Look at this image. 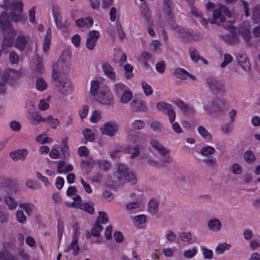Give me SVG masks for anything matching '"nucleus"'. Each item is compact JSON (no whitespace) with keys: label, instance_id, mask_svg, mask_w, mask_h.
I'll use <instances>...</instances> for the list:
<instances>
[{"label":"nucleus","instance_id":"e2e57ef3","mask_svg":"<svg viewBox=\"0 0 260 260\" xmlns=\"http://www.w3.org/2000/svg\"><path fill=\"white\" fill-rule=\"evenodd\" d=\"M244 158L246 162L250 163L255 159V156L251 151H247L244 153Z\"/></svg>","mask_w":260,"mask_h":260},{"label":"nucleus","instance_id":"cd10ccee","mask_svg":"<svg viewBox=\"0 0 260 260\" xmlns=\"http://www.w3.org/2000/svg\"><path fill=\"white\" fill-rule=\"evenodd\" d=\"M165 6L164 8V12L166 15H167V18L168 20H172V18L174 17V15L172 13V6L170 0H165Z\"/></svg>","mask_w":260,"mask_h":260},{"label":"nucleus","instance_id":"f704fd0d","mask_svg":"<svg viewBox=\"0 0 260 260\" xmlns=\"http://www.w3.org/2000/svg\"><path fill=\"white\" fill-rule=\"evenodd\" d=\"M173 106L172 105L165 103L164 102H160L156 104V108L158 110L163 113H167Z\"/></svg>","mask_w":260,"mask_h":260},{"label":"nucleus","instance_id":"f8f14e48","mask_svg":"<svg viewBox=\"0 0 260 260\" xmlns=\"http://www.w3.org/2000/svg\"><path fill=\"white\" fill-rule=\"evenodd\" d=\"M4 37L2 41V49L6 50L13 44V38L15 36L14 30L10 31H4Z\"/></svg>","mask_w":260,"mask_h":260},{"label":"nucleus","instance_id":"0e129e2a","mask_svg":"<svg viewBox=\"0 0 260 260\" xmlns=\"http://www.w3.org/2000/svg\"><path fill=\"white\" fill-rule=\"evenodd\" d=\"M179 236L182 241L189 242L191 239V234L189 232H181Z\"/></svg>","mask_w":260,"mask_h":260},{"label":"nucleus","instance_id":"b1692460","mask_svg":"<svg viewBox=\"0 0 260 260\" xmlns=\"http://www.w3.org/2000/svg\"><path fill=\"white\" fill-rule=\"evenodd\" d=\"M28 118L30 122L34 125H37L40 122H45L46 121V118H43L38 112L29 113Z\"/></svg>","mask_w":260,"mask_h":260},{"label":"nucleus","instance_id":"a211bd4d","mask_svg":"<svg viewBox=\"0 0 260 260\" xmlns=\"http://www.w3.org/2000/svg\"><path fill=\"white\" fill-rule=\"evenodd\" d=\"M28 154V151L26 149H19L10 153V157L14 160L20 159L24 160Z\"/></svg>","mask_w":260,"mask_h":260},{"label":"nucleus","instance_id":"9d476101","mask_svg":"<svg viewBox=\"0 0 260 260\" xmlns=\"http://www.w3.org/2000/svg\"><path fill=\"white\" fill-rule=\"evenodd\" d=\"M142 159L146 161V162L151 166L154 168H159L161 165L165 164L161 160H156L153 158V156L149 153H142L141 154Z\"/></svg>","mask_w":260,"mask_h":260},{"label":"nucleus","instance_id":"aec40b11","mask_svg":"<svg viewBox=\"0 0 260 260\" xmlns=\"http://www.w3.org/2000/svg\"><path fill=\"white\" fill-rule=\"evenodd\" d=\"M158 200L154 198H152L148 202V211L153 216L155 215L158 211Z\"/></svg>","mask_w":260,"mask_h":260},{"label":"nucleus","instance_id":"4c0bfd02","mask_svg":"<svg viewBox=\"0 0 260 260\" xmlns=\"http://www.w3.org/2000/svg\"><path fill=\"white\" fill-rule=\"evenodd\" d=\"M124 70V77L127 79H130L134 76L133 73V67L129 63H126L123 66Z\"/></svg>","mask_w":260,"mask_h":260},{"label":"nucleus","instance_id":"13d9d810","mask_svg":"<svg viewBox=\"0 0 260 260\" xmlns=\"http://www.w3.org/2000/svg\"><path fill=\"white\" fill-rule=\"evenodd\" d=\"M204 257L206 259H211L213 257V253L212 250L207 248L205 247L202 248Z\"/></svg>","mask_w":260,"mask_h":260},{"label":"nucleus","instance_id":"ddd939ff","mask_svg":"<svg viewBox=\"0 0 260 260\" xmlns=\"http://www.w3.org/2000/svg\"><path fill=\"white\" fill-rule=\"evenodd\" d=\"M57 66L58 68L56 70L55 69H53V74L57 75L56 74L58 73H66L69 71L70 68V63L69 60L66 61L63 58L59 59L57 62Z\"/></svg>","mask_w":260,"mask_h":260},{"label":"nucleus","instance_id":"6e6d98bb","mask_svg":"<svg viewBox=\"0 0 260 260\" xmlns=\"http://www.w3.org/2000/svg\"><path fill=\"white\" fill-rule=\"evenodd\" d=\"M46 120L49 121L52 128L55 129L59 125L60 121L57 118H54L52 115L48 116L46 118Z\"/></svg>","mask_w":260,"mask_h":260},{"label":"nucleus","instance_id":"c756f323","mask_svg":"<svg viewBox=\"0 0 260 260\" xmlns=\"http://www.w3.org/2000/svg\"><path fill=\"white\" fill-rule=\"evenodd\" d=\"M93 21L89 17L85 18H81L76 21V24L78 27H89L93 24Z\"/></svg>","mask_w":260,"mask_h":260},{"label":"nucleus","instance_id":"58836bf2","mask_svg":"<svg viewBox=\"0 0 260 260\" xmlns=\"http://www.w3.org/2000/svg\"><path fill=\"white\" fill-rule=\"evenodd\" d=\"M173 74L178 78L185 79L187 76L188 72L183 69L178 68L175 70Z\"/></svg>","mask_w":260,"mask_h":260},{"label":"nucleus","instance_id":"f03ea898","mask_svg":"<svg viewBox=\"0 0 260 260\" xmlns=\"http://www.w3.org/2000/svg\"><path fill=\"white\" fill-rule=\"evenodd\" d=\"M204 109L210 114H221L225 111L224 103L223 100L215 98L211 101L205 103Z\"/></svg>","mask_w":260,"mask_h":260},{"label":"nucleus","instance_id":"3c124183","mask_svg":"<svg viewBox=\"0 0 260 260\" xmlns=\"http://www.w3.org/2000/svg\"><path fill=\"white\" fill-rule=\"evenodd\" d=\"M133 128L137 130L142 129L145 126V122L142 120H135L132 123Z\"/></svg>","mask_w":260,"mask_h":260},{"label":"nucleus","instance_id":"774afa93","mask_svg":"<svg viewBox=\"0 0 260 260\" xmlns=\"http://www.w3.org/2000/svg\"><path fill=\"white\" fill-rule=\"evenodd\" d=\"M252 18L254 21L260 18V6H255L253 9Z\"/></svg>","mask_w":260,"mask_h":260},{"label":"nucleus","instance_id":"6e6552de","mask_svg":"<svg viewBox=\"0 0 260 260\" xmlns=\"http://www.w3.org/2000/svg\"><path fill=\"white\" fill-rule=\"evenodd\" d=\"M17 73L13 69H8L0 75V86H4L7 82L12 80L17 76Z\"/></svg>","mask_w":260,"mask_h":260},{"label":"nucleus","instance_id":"0eeeda50","mask_svg":"<svg viewBox=\"0 0 260 260\" xmlns=\"http://www.w3.org/2000/svg\"><path fill=\"white\" fill-rule=\"evenodd\" d=\"M118 127L116 123L110 121L105 123L101 128V131L103 135L113 136L118 132Z\"/></svg>","mask_w":260,"mask_h":260},{"label":"nucleus","instance_id":"a19ab883","mask_svg":"<svg viewBox=\"0 0 260 260\" xmlns=\"http://www.w3.org/2000/svg\"><path fill=\"white\" fill-rule=\"evenodd\" d=\"M96 164L99 166L101 169L105 171H108L111 167L110 162L106 160H96Z\"/></svg>","mask_w":260,"mask_h":260},{"label":"nucleus","instance_id":"e433bc0d","mask_svg":"<svg viewBox=\"0 0 260 260\" xmlns=\"http://www.w3.org/2000/svg\"><path fill=\"white\" fill-rule=\"evenodd\" d=\"M198 132L201 136L205 139L210 140L212 139V135L203 126H199L198 128Z\"/></svg>","mask_w":260,"mask_h":260},{"label":"nucleus","instance_id":"c9c22d12","mask_svg":"<svg viewBox=\"0 0 260 260\" xmlns=\"http://www.w3.org/2000/svg\"><path fill=\"white\" fill-rule=\"evenodd\" d=\"M0 260H17V259L9 251L3 250L0 252Z\"/></svg>","mask_w":260,"mask_h":260},{"label":"nucleus","instance_id":"473e14b6","mask_svg":"<svg viewBox=\"0 0 260 260\" xmlns=\"http://www.w3.org/2000/svg\"><path fill=\"white\" fill-rule=\"evenodd\" d=\"M36 86L38 90L43 91L47 89V84L44 79L39 77L36 80Z\"/></svg>","mask_w":260,"mask_h":260},{"label":"nucleus","instance_id":"423d86ee","mask_svg":"<svg viewBox=\"0 0 260 260\" xmlns=\"http://www.w3.org/2000/svg\"><path fill=\"white\" fill-rule=\"evenodd\" d=\"M96 100L103 104L111 105L113 102V95L108 88H105L100 90Z\"/></svg>","mask_w":260,"mask_h":260},{"label":"nucleus","instance_id":"09e8293b","mask_svg":"<svg viewBox=\"0 0 260 260\" xmlns=\"http://www.w3.org/2000/svg\"><path fill=\"white\" fill-rule=\"evenodd\" d=\"M189 53L191 59L194 62H197L200 58L198 51L194 48L189 49Z\"/></svg>","mask_w":260,"mask_h":260},{"label":"nucleus","instance_id":"f3484780","mask_svg":"<svg viewBox=\"0 0 260 260\" xmlns=\"http://www.w3.org/2000/svg\"><path fill=\"white\" fill-rule=\"evenodd\" d=\"M174 103L179 107L181 111L187 115H191L194 113V109L192 106L185 104L180 100L174 101Z\"/></svg>","mask_w":260,"mask_h":260},{"label":"nucleus","instance_id":"ea45409f","mask_svg":"<svg viewBox=\"0 0 260 260\" xmlns=\"http://www.w3.org/2000/svg\"><path fill=\"white\" fill-rule=\"evenodd\" d=\"M132 96L133 94L132 92L128 90L127 89V90H126L125 91L121 93L120 101L121 103L123 104L127 103L132 99Z\"/></svg>","mask_w":260,"mask_h":260},{"label":"nucleus","instance_id":"c85d7f7f","mask_svg":"<svg viewBox=\"0 0 260 260\" xmlns=\"http://www.w3.org/2000/svg\"><path fill=\"white\" fill-rule=\"evenodd\" d=\"M10 9L13 11L22 12L23 4L20 0H12L9 4Z\"/></svg>","mask_w":260,"mask_h":260},{"label":"nucleus","instance_id":"79ce46f5","mask_svg":"<svg viewBox=\"0 0 260 260\" xmlns=\"http://www.w3.org/2000/svg\"><path fill=\"white\" fill-rule=\"evenodd\" d=\"M215 152V149L214 147L208 146L202 148L200 150V153L205 156H207L214 154Z\"/></svg>","mask_w":260,"mask_h":260},{"label":"nucleus","instance_id":"052dcab7","mask_svg":"<svg viewBox=\"0 0 260 260\" xmlns=\"http://www.w3.org/2000/svg\"><path fill=\"white\" fill-rule=\"evenodd\" d=\"M197 253V250L196 248L191 249H188L183 252V255L185 257L190 258L193 257Z\"/></svg>","mask_w":260,"mask_h":260},{"label":"nucleus","instance_id":"4468645a","mask_svg":"<svg viewBox=\"0 0 260 260\" xmlns=\"http://www.w3.org/2000/svg\"><path fill=\"white\" fill-rule=\"evenodd\" d=\"M29 41V37L19 35L16 38L14 46L19 50L23 51L25 49Z\"/></svg>","mask_w":260,"mask_h":260},{"label":"nucleus","instance_id":"2eb2a0df","mask_svg":"<svg viewBox=\"0 0 260 260\" xmlns=\"http://www.w3.org/2000/svg\"><path fill=\"white\" fill-rule=\"evenodd\" d=\"M102 67L105 75L108 78L112 80H115L117 79L118 76L110 63L108 62L104 63Z\"/></svg>","mask_w":260,"mask_h":260},{"label":"nucleus","instance_id":"680f3d73","mask_svg":"<svg viewBox=\"0 0 260 260\" xmlns=\"http://www.w3.org/2000/svg\"><path fill=\"white\" fill-rule=\"evenodd\" d=\"M142 87L146 95L148 96L152 94L153 90L151 87L146 82H143L142 83Z\"/></svg>","mask_w":260,"mask_h":260},{"label":"nucleus","instance_id":"338daca9","mask_svg":"<svg viewBox=\"0 0 260 260\" xmlns=\"http://www.w3.org/2000/svg\"><path fill=\"white\" fill-rule=\"evenodd\" d=\"M101 112H100L99 111H94L92 114L91 117H90V121L92 122H94V123L97 122L101 118Z\"/></svg>","mask_w":260,"mask_h":260},{"label":"nucleus","instance_id":"5fc2aeb1","mask_svg":"<svg viewBox=\"0 0 260 260\" xmlns=\"http://www.w3.org/2000/svg\"><path fill=\"white\" fill-rule=\"evenodd\" d=\"M11 17L14 22H24L25 20L24 15L21 13L16 14L15 12H12Z\"/></svg>","mask_w":260,"mask_h":260},{"label":"nucleus","instance_id":"6ab92c4d","mask_svg":"<svg viewBox=\"0 0 260 260\" xmlns=\"http://www.w3.org/2000/svg\"><path fill=\"white\" fill-rule=\"evenodd\" d=\"M173 17H174V16ZM166 20L170 26V28L173 30H176V32L178 34L180 37L184 38L186 37L187 32H186L184 28H183L181 26H178L177 25V24L174 20V18H172V21H171L170 19L168 20L167 18Z\"/></svg>","mask_w":260,"mask_h":260},{"label":"nucleus","instance_id":"8fccbe9b","mask_svg":"<svg viewBox=\"0 0 260 260\" xmlns=\"http://www.w3.org/2000/svg\"><path fill=\"white\" fill-rule=\"evenodd\" d=\"M100 88V82L97 81H92L91 83L90 93L92 95H98L99 89Z\"/></svg>","mask_w":260,"mask_h":260},{"label":"nucleus","instance_id":"69168bd1","mask_svg":"<svg viewBox=\"0 0 260 260\" xmlns=\"http://www.w3.org/2000/svg\"><path fill=\"white\" fill-rule=\"evenodd\" d=\"M224 61L221 63L220 67L222 68H225L229 63L233 60V57L229 54H225L223 55Z\"/></svg>","mask_w":260,"mask_h":260},{"label":"nucleus","instance_id":"393cba45","mask_svg":"<svg viewBox=\"0 0 260 260\" xmlns=\"http://www.w3.org/2000/svg\"><path fill=\"white\" fill-rule=\"evenodd\" d=\"M237 57L238 60V63L245 70L248 71L250 69V63L245 54H238Z\"/></svg>","mask_w":260,"mask_h":260},{"label":"nucleus","instance_id":"4be33fe9","mask_svg":"<svg viewBox=\"0 0 260 260\" xmlns=\"http://www.w3.org/2000/svg\"><path fill=\"white\" fill-rule=\"evenodd\" d=\"M141 15L145 18L147 24L149 26H151L153 24V21L151 17L150 13L148 7L145 4L141 6Z\"/></svg>","mask_w":260,"mask_h":260},{"label":"nucleus","instance_id":"4d7b16f0","mask_svg":"<svg viewBox=\"0 0 260 260\" xmlns=\"http://www.w3.org/2000/svg\"><path fill=\"white\" fill-rule=\"evenodd\" d=\"M36 140L37 142L40 144H45L48 143H52L53 142V140L49 137H43V136L42 135L38 136L36 138Z\"/></svg>","mask_w":260,"mask_h":260},{"label":"nucleus","instance_id":"864d4df0","mask_svg":"<svg viewBox=\"0 0 260 260\" xmlns=\"http://www.w3.org/2000/svg\"><path fill=\"white\" fill-rule=\"evenodd\" d=\"M83 134L86 140L92 142L94 139L93 133L89 128H86L84 129L83 132Z\"/></svg>","mask_w":260,"mask_h":260},{"label":"nucleus","instance_id":"72a5a7b5","mask_svg":"<svg viewBox=\"0 0 260 260\" xmlns=\"http://www.w3.org/2000/svg\"><path fill=\"white\" fill-rule=\"evenodd\" d=\"M114 89L117 95H120L122 93L128 89L127 86L122 82H118L114 85Z\"/></svg>","mask_w":260,"mask_h":260},{"label":"nucleus","instance_id":"2f4dec72","mask_svg":"<svg viewBox=\"0 0 260 260\" xmlns=\"http://www.w3.org/2000/svg\"><path fill=\"white\" fill-rule=\"evenodd\" d=\"M5 203L8 206V209L13 210L16 208L17 202L11 196H6L4 200Z\"/></svg>","mask_w":260,"mask_h":260},{"label":"nucleus","instance_id":"20e7f679","mask_svg":"<svg viewBox=\"0 0 260 260\" xmlns=\"http://www.w3.org/2000/svg\"><path fill=\"white\" fill-rule=\"evenodd\" d=\"M52 78L55 81V85L57 86V90L61 94L68 95L72 92V84L68 78H61L56 80L57 75L53 74Z\"/></svg>","mask_w":260,"mask_h":260},{"label":"nucleus","instance_id":"de8ad7c7","mask_svg":"<svg viewBox=\"0 0 260 260\" xmlns=\"http://www.w3.org/2000/svg\"><path fill=\"white\" fill-rule=\"evenodd\" d=\"M191 12L193 15L199 18V21L203 25L206 26L208 24V21L203 17L202 14L197 9L193 8Z\"/></svg>","mask_w":260,"mask_h":260},{"label":"nucleus","instance_id":"412c9836","mask_svg":"<svg viewBox=\"0 0 260 260\" xmlns=\"http://www.w3.org/2000/svg\"><path fill=\"white\" fill-rule=\"evenodd\" d=\"M131 109L133 112L144 111L146 110L147 107L143 101L139 102L133 100L131 103Z\"/></svg>","mask_w":260,"mask_h":260},{"label":"nucleus","instance_id":"c03bdc74","mask_svg":"<svg viewBox=\"0 0 260 260\" xmlns=\"http://www.w3.org/2000/svg\"><path fill=\"white\" fill-rule=\"evenodd\" d=\"M230 247L231 245L226 243H219L216 248L215 252L218 254H222L225 250L230 249Z\"/></svg>","mask_w":260,"mask_h":260},{"label":"nucleus","instance_id":"5701e85b","mask_svg":"<svg viewBox=\"0 0 260 260\" xmlns=\"http://www.w3.org/2000/svg\"><path fill=\"white\" fill-rule=\"evenodd\" d=\"M95 164H96V161L90 156H86L81 159V167L86 171H89Z\"/></svg>","mask_w":260,"mask_h":260},{"label":"nucleus","instance_id":"1a4fd4ad","mask_svg":"<svg viewBox=\"0 0 260 260\" xmlns=\"http://www.w3.org/2000/svg\"><path fill=\"white\" fill-rule=\"evenodd\" d=\"M0 28L3 32L14 30L11 27L9 16L6 12H2L0 15Z\"/></svg>","mask_w":260,"mask_h":260},{"label":"nucleus","instance_id":"37998d69","mask_svg":"<svg viewBox=\"0 0 260 260\" xmlns=\"http://www.w3.org/2000/svg\"><path fill=\"white\" fill-rule=\"evenodd\" d=\"M126 152L131 155V158L136 157L140 154V148L138 146L128 147Z\"/></svg>","mask_w":260,"mask_h":260},{"label":"nucleus","instance_id":"7c9ffc66","mask_svg":"<svg viewBox=\"0 0 260 260\" xmlns=\"http://www.w3.org/2000/svg\"><path fill=\"white\" fill-rule=\"evenodd\" d=\"M51 38V29L50 27H49L47 30L43 43V51L45 52H47L49 49Z\"/></svg>","mask_w":260,"mask_h":260},{"label":"nucleus","instance_id":"39448f33","mask_svg":"<svg viewBox=\"0 0 260 260\" xmlns=\"http://www.w3.org/2000/svg\"><path fill=\"white\" fill-rule=\"evenodd\" d=\"M206 83L209 89L216 92H224L225 91V85L219 80L208 77L206 79Z\"/></svg>","mask_w":260,"mask_h":260},{"label":"nucleus","instance_id":"dca6fc26","mask_svg":"<svg viewBox=\"0 0 260 260\" xmlns=\"http://www.w3.org/2000/svg\"><path fill=\"white\" fill-rule=\"evenodd\" d=\"M225 17L221 14V8L214 9L213 12V19L210 20L211 23L221 25L225 21Z\"/></svg>","mask_w":260,"mask_h":260},{"label":"nucleus","instance_id":"bb28decb","mask_svg":"<svg viewBox=\"0 0 260 260\" xmlns=\"http://www.w3.org/2000/svg\"><path fill=\"white\" fill-rule=\"evenodd\" d=\"M71 250H73L72 253L74 255H76L79 253V246L78 244V240L75 238L72 239L69 246L64 250V252L68 253Z\"/></svg>","mask_w":260,"mask_h":260},{"label":"nucleus","instance_id":"7ed1b4c3","mask_svg":"<svg viewBox=\"0 0 260 260\" xmlns=\"http://www.w3.org/2000/svg\"><path fill=\"white\" fill-rule=\"evenodd\" d=\"M151 146L158 151L162 157V162L171 164L173 162V159L170 155V151L161 145L157 140L152 139L150 142Z\"/></svg>","mask_w":260,"mask_h":260},{"label":"nucleus","instance_id":"f257e3e1","mask_svg":"<svg viewBox=\"0 0 260 260\" xmlns=\"http://www.w3.org/2000/svg\"><path fill=\"white\" fill-rule=\"evenodd\" d=\"M111 181L112 183L109 185L116 187L123 185L126 182L135 184L137 182V178L135 174L125 164H118L117 171L111 177Z\"/></svg>","mask_w":260,"mask_h":260},{"label":"nucleus","instance_id":"49530a36","mask_svg":"<svg viewBox=\"0 0 260 260\" xmlns=\"http://www.w3.org/2000/svg\"><path fill=\"white\" fill-rule=\"evenodd\" d=\"M102 230L103 226L99 222H96L94 227L91 230V234L94 237H99L101 236L100 232Z\"/></svg>","mask_w":260,"mask_h":260},{"label":"nucleus","instance_id":"bf43d9fd","mask_svg":"<svg viewBox=\"0 0 260 260\" xmlns=\"http://www.w3.org/2000/svg\"><path fill=\"white\" fill-rule=\"evenodd\" d=\"M16 216L17 221L22 224L25 223L26 220V217L22 210L17 211Z\"/></svg>","mask_w":260,"mask_h":260},{"label":"nucleus","instance_id":"a878e982","mask_svg":"<svg viewBox=\"0 0 260 260\" xmlns=\"http://www.w3.org/2000/svg\"><path fill=\"white\" fill-rule=\"evenodd\" d=\"M221 223L218 219H211L208 221V227L213 232H218L221 229Z\"/></svg>","mask_w":260,"mask_h":260},{"label":"nucleus","instance_id":"a18cd8bd","mask_svg":"<svg viewBox=\"0 0 260 260\" xmlns=\"http://www.w3.org/2000/svg\"><path fill=\"white\" fill-rule=\"evenodd\" d=\"M19 206L23 209L28 215L31 214L34 208V205L29 203H21L19 204Z\"/></svg>","mask_w":260,"mask_h":260},{"label":"nucleus","instance_id":"9b49d317","mask_svg":"<svg viewBox=\"0 0 260 260\" xmlns=\"http://www.w3.org/2000/svg\"><path fill=\"white\" fill-rule=\"evenodd\" d=\"M100 37V32L96 30H91L88 33V37L86 40V46L90 50L94 49L95 43Z\"/></svg>","mask_w":260,"mask_h":260},{"label":"nucleus","instance_id":"603ef678","mask_svg":"<svg viewBox=\"0 0 260 260\" xmlns=\"http://www.w3.org/2000/svg\"><path fill=\"white\" fill-rule=\"evenodd\" d=\"M108 221L109 220L107 214L103 211L99 212L98 220L96 222H99L100 223L106 224Z\"/></svg>","mask_w":260,"mask_h":260}]
</instances>
